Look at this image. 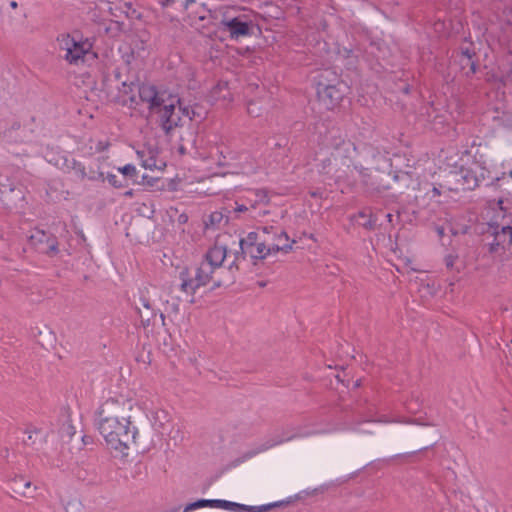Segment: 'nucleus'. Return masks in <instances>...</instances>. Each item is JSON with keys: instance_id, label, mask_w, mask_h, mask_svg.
Instances as JSON below:
<instances>
[{"instance_id": "obj_1", "label": "nucleus", "mask_w": 512, "mask_h": 512, "mask_svg": "<svg viewBox=\"0 0 512 512\" xmlns=\"http://www.w3.org/2000/svg\"><path fill=\"white\" fill-rule=\"evenodd\" d=\"M134 406L133 399L118 395L105 399L95 412V426L105 446L123 456L128 454L138 433L131 415Z\"/></svg>"}, {"instance_id": "obj_2", "label": "nucleus", "mask_w": 512, "mask_h": 512, "mask_svg": "<svg viewBox=\"0 0 512 512\" xmlns=\"http://www.w3.org/2000/svg\"><path fill=\"white\" fill-rule=\"evenodd\" d=\"M324 146L330 152V156L342 165L352 163L358 152L356 144L351 141L347 134L340 129H331L325 136Z\"/></svg>"}, {"instance_id": "obj_3", "label": "nucleus", "mask_w": 512, "mask_h": 512, "mask_svg": "<svg viewBox=\"0 0 512 512\" xmlns=\"http://www.w3.org/2000/svg\"><path fill=\"white\" fill-rule=\"evenodd\" d=\"M217 269L204 260L201 261L196 269L194 278H191L187 269L180 272L181 290L186 293L190 299L189 303H194V295L200 287L206 286L214 281Z\"/></svg>"}, {"instance_id": "obj_4", "label": "nucleus", "mask_w": 512, "mask_h": 512, "mask_svg": "<svg viewBox=\"0 0 512 512\" xmlns=\"http://www.w3.org/2000/svg\"><path fill=\"white\" fill-rule=\"evenodd\" d=\"M59 47L64 52V59L71 65L84 63L86 56L92 50L88 39L71 34H62L58 37Z\"/></svg>"}, {"instance_id": "obj_5", "label": "nucleus", "mask_w": 512, "mask_h": 512, "mask_svg": "<svg viewBox=\"0 0 512 512\" xmlns=\"http://www.w3.org/2000/svg\"><path fill=\"white\" fill-rule=\"evenodd\" d=\"M276 504H268L261 506H247L244 504L231 502L227 500L221 499H200L196 502L190 503L184 509V512H188L190 510H194L202 507H212V508H221L224 510L232 511V512H266L272 507H275Z\"/></svg>"}, {"instance_id": "obj_6", "label": "nucleus", "mask_w": 512, "mask_h": 512, "mask_svg": "<svg viewBox=\"0 0 512 512\" xmlns=\"http://www.w3.org/2000/svg\"><path fill=\"white\" fill-rule=\"evenodd\" d=\"M246 251L251 258L255 260L265 259L269 255H274L280 252V249L285 248L282 243L274 244L269 239H263L262 234L259 232H250L247 235Z\"/></svg>"}, {"instance_id": "obj_7", "label": "nucleus", "mask_w": 512, "mask_h": 512, "mask_svg": "<svg viewBox=\"0 0 512 512\" xmlns=\"http://www.w3.org/2000/svg\"><path fill=\"white\" fill-rule=\"evenodd\" d=\"M29 244L39 253L54 257L59 254L57 237L38 227L33 228L28 236Z\"/></svg>"}, {"instance_id": "obj_8", "label": "nucleus", "mask_w": 512, "mask_h": 512, "mask_svg": "<svg viewBox=\"0 0 512 512\" xmlns=\"http://www.w3.org/2000/svg\"><path fill=\"white\" fill-rule=\"evenodd\" d=\"M220 25L229 33L231 39H239L250 35L253 20L248 14H239L234 17L224 16Z\"/></svg>"}, {"instance_id": "obj_9", "label": "nucleus", "mask_w": 512, "mask_h": 512, "mask_svg": "<svg viewBox=\"0 0 512 512\" xmlns=\"http://www.w3.org/2000/svg\"><path fill=\"white\" fill-rule=\"evenodd\" d=\"M450 177L461 178L463 189H473L485 178V169L476 161L467 167H461L459 172H450ZM460 181L459 179H456Z\"/></svg>"}, {"instance_id": "obj_10", "label": "nucleus", "mask_w": 512, "mask_h": 512, "mask_svg": "<svg viewBox=\"0 0 512 512\" xmlns=\"http://www.w3.org/2000/svg\"><path fill=\"white\" fill-rule=\"evenodd\" d=\"M137 87L140 101L150 110L159 109L165 103V93L159 92L154 85L143 83Z\"/></svg>"}, {"instance_id": "obj_11", "label": "nucleus", "mask_w": 512, "mask_h": 512, "mask_svg": "<svg viewBox=\"0 0 512 512\" xmlns=\"http://www.w3.org/2000/svg\"><path fill=\"white\" fill-rule=\"evenodd\" d=\"M344 92L340 87V83L333 85H325L322 89L318 90L319 101L328 110H333L343 100Z\"/></svg>"}, {"instance_id": "obj_12", "label": "nucleus", "mask_w": 512, "mask_h": 512, "mask_svg": "<svg viewBox=\"0 0 512 512\" xmlns=\"http://www.w3.org/2000/svg\"><path fill=\"white\" fill-rule=\"evenodd\" d=\"M259 232L262 234L263 239H269L274 244L282 243L283 246H286L285 248L280 249V252H290L293 244L295 243V240L290 241L284 230L274 226H264L259 229Z\"/></svg>"}, {"instance_id": "obj_13", "label": "nucleus", "mask_w": 512, "mask_h": 512, "mask_svg": "<svg viewBox=\"0 0 512 512\" xmlns=\"http://www.w3.org/2000/svg\"><path fill=\"white\" fill-rule=\"evenodd\" d=\"M178 102L172 96L165 99V103L158 109L161 113L162 128L168 133L178 125L180 118L175 114V103Z\"/></svg>"}, {"instance_id": "obj_14", "label": "nucleus", "mask_w": 512, "mask_h": 512, "mask_svg": "<svg viewBox=\"0 0 512 512\" xmlns=\"http://www.w3.org/2000/svg\"><path fill=\"white\" fill-rule=\"evenodd\" d=\"M246 201L251 210L258 211V215H266V207L270 203L268 192L265 189H255L247 192Z\"/></svg>"}, {"instance_id": "obj_15", "label": "nucleus", "mask_w": 512, "mask_h": 512, "mask_svg": "<svg viewBox=\"0 0 512 512\" xmlns=\"http://www.w3.org/2000/svg\"><path fill=\"white\" fill-rule=\"evenodd\" d=\"M227 256L226 245L220 244L218 241L208 249L204 256V261L211 264L217 270H219Z\"/></svg>"}, {"instance_id": "obj_16", "label": "nucleus", "mask_w": 512, "mask_h": 512, "mask_svg": "<svg viewBox=\"0 0 512 512\" xmlns=\"http://www.w3.org/2000/svg\"><path fill=\"white\" fill-rule=\"evenodd\" d=\"M475 56V53L469 49L461 50L457 56L460 68L463 74L468 78L472 77L477 71V63L474 59Z\"/></svg>"}, {"instance_id": "obj_17", "label": "nucleus", "mask_w": 512, "mask_h": 512, "mask_svg": "<svg viewBox=\"0 0 512 512\" xmlns=\"http://www.w3.org/2000/svg\"><path fill=\"white\" fill-rule=\"evenodd\" d=\"M210 166L224 167L228 165V158L225 153V147L222 145L211 146L208 155L204 158Z\"/></svg>"}, {"instance_id": "obj_18", "label": "nucleus", "mask_w": 512, "mask_h": 512, "mask_svg": "<svg viewBox=\"0 0 512 512\" xmlns=\"http://www.w3.org/2000/svg\"><path fill=\"white\" fill-rule=\"evenodd\" d=\"M139 300L141 306H137V309L141 322L144 326H148L150 325L151 320L156 316V313L153 310L149 299L144 294H141Z\"/></svg>"}, {"instance_id": "obj_19", "label": "nucleus", "mask_w": 512, "mask_h": 512, "mask_svg": "<svg viewBox=\"0 0 512 512\" xmlns=\"http://www.w3.org/2000/svg\"><path fill=\"white\" fill-rule=\"evenodd\" d=\"M237 167L242 173H254L258 168L256 159L247 152L239 154Z\"/></svg>"}, {"instance_id": "obj_20", "label": "nucleus", "mask_w": 512, "mask_h": 512, "mask_svg": "<svg viewBox=\"0 0 512 512\" xmlns=\"http://www.w3.org/2000/svg\"><path fill=\"white\" fill-rule=\"evenodd\" d=\"M141 159V164L145 169L159 168L156 153L153 150H140L137 151Z\"/></svg>"}, {"instance_id": "obj_21", "label": "nucleus", "mask_w": 512, "mask_h": 512, "mask_svg": "<svg viewBox=\"0 0 512 512\" xmlns=\"http://www.w3.org/2000/svg\"><path fill=\"white\" fill-rule=\"evenodd\" d=\"M14 488L13 493L16 498H27L29 497L26 493V489H30L32 487V482L29 480H24L22 476L17 477L13 480Z\"/></svg>"}, {"instance_id": "obj_22", "label": "nucleus", "mask_w": 512, "mask_h": 512, "mask_svg": "<svg viewBox=\"0 0 512 512\" xmlns=\"http://www.w3.org/2000/svg\"><path fill=\"white\" fill-rule=\"evenodd\" d=\"M67 168L78 179L83 180L87 176L85 166L81 162H78L74 159L71 161L70 164H67Z\"/></svg>"}, {"instance_id": "obj_23", "label": "nucleus", "mask_w": 512, "mask_h": 512, "mask_svg": "<svg viewBox=\"0 0 512 512\" xmlns=\"http://www.w3.org/2000/svg\"><path fill=\"white\" fill-rule=\"evenodd\" d=\"M497 238L500 239V241L507 242L508 244L512 243V227L511 226H504L501 229L500 233H497Z\"/></svg>"}, {"instance_id": "obj_24", "label": "nucleus", "mask_w": 512, "mask_h": 512, "mask_svg": "<svg viewBox=\"0 0 512 512\" xmlns=\"http://www.w3.org/2000/svg\"><path fill=\"white\" fill-rule=\"evenodd\" d=\"M118 170L123 175L128 176L130 178H136L137 177L136 167L134 165H132V164H127V165L119 168Z\"/></svg>"}, {"instance_id": "obj_25", "label": "nucleus", "mask_w": 512, "mask_h": 512, "mask_svg": "<svg viewBox=\"0 0 512 512\" xmlns=\"http://www.w3.org/2000/svg\"><path fill=\"white\" fill-rule=\"evenodd\" d=\"M446 189L448 191H457L458 187H452V186H445L443 184H439L438 186H434L431 190L432 197L440 196L442 191L441 189Z\"/></svg>"}, {"instance_id": "obj_26", "label": "nucleus", "mask_w": 512, "mask_h": 512, "mask_svg": "<svg viewBox=\"0 0 512 512\" xmlns=\"http://www.w3.org/2000/svg\"><path fill=\"white\" fill-rule=\"evenodd\" d=\"M247 112L251 116L257 117L260 115L261 108L253 101L248 102Z\"/></svg>"}, {"instance_id": "obj_27", "label": "nucleus", "mask_w": 512, "mask_h": 512, "mask_svg": "<svg viewBox=\"0 0 512 512\" xmlns=\"http://www.w3.org/2000/svg\"><path fill=\"white\" fill-rule=\"evenodd\" d=\"M25 433L27 434V440L31 442L32 444L35 443L34 436H37L41 433L40 429H37L35 427L27 428Z\"/></svg>"}, {"instance_id": "obj_28", "label": "nucleus", "mask_w": 512, "mask_h": 512, "mask_svg": "<svg viewBox=\"0 0 512 512\" xmlns=\"http://www.w3.org/2000/svg\"><path fill=\"white\" fill-rule=\"evenodd\" d=\"M457 260H458L457 254H448L445 256V259H444L445 265L448 269H452Z\"/></svg>"}, {"instance_id": "obj_29", "label": "nucleus", "mask_w": 512, "mask_h": 512, "mask_svg": "<svg viewBox=\"0 0 512 512\" xmlns=\"http://www.w3.org/2000/svg\"><path fill=\"white\" fill-rule=\"evenodd\" d=\"M107 180L112 186L116 188H121L123 186V184L118 180L116 175L109 174L107 176Z\"/></svg>"}, {"instance_id": "obj_30", "label": "nucleus", "mask_w": 512, "mask_h": 512, "mask_svg": "<svg viewBox=\"0 0 512 512\" xmlns=\"http://www.w3.org/2000/svg\"><path fill=\"white\" fill-rule=\"evenodd\" d=\"M235 212H245L251 210L248 202L246 204H238L236 203Z\"/></svg>"}, {"instance_id": "obj_31", "label": "nucleus", "mask_w": 512, "mask_h": 512, "mask_svg": "<svg viewBox=\"0 0 512 512\" xmlns=\"http://www.w3.org/2000/svg\"><path fill=\"white\" fill-rule=\"evenodd\" d=\"M361 386V380H356L355 383H354V388H358Z\"/></svg>"}, {"instance_id": "obj_32", "label": "nucleus", "mask_w": 512, "mask_h": 512, "mask_svg": "<svg viewBox=\"0 0 512 512\" xmlns=\"http://www.w3.org/2000/svg\"><path fill=\"white\" fill-rule=\"evenodd\" d=\"M17 6H18V4H17V2H16V1H12V2L10 3V7H11V8H13V9L17 8Z\"/></svg>"}, {"instance_id": "obj_33", "label": "nucleus", "mask_w": 512, "mask_h": 512, "mask_svg": "<svg viewBox=\"0 0 512 512\" xmlns=\"http://www.w3.org/2000/svg\"><path fill=\"white\" fill-rule=\"evenodd\" d=\"M172 310H173V312H178V310H179L178 309V304H175V303L172 304Z\"/></svg>"}, {"instance_id": "obj_34", "label": "nucleus", "mask_w": 512, "mask_h": 512, "mask_svg": "<svg viewBox=\"0 0 512 512\" xmlns=\"http://www.w3.org/2000/svg\"><path fill=\"white\" fill-rule=\"evenodd\" d=\"M377 421L378 422H383V423L391 422L390 420H387V419H378Z\"/></svg>"}, {"instance_id": "obj_35", "label": "nucleus", "mask_w": 512, "mask_h": 512, "mask_svg": "<svg viewBox=\"0 0 512 512\" xmlns=\"http://www.w3.org/2000/svg\"><path fill=\"white\" fill-rule=\"evenodd\" d=\"M135 17H136L137 19H141V14H139V13H138L137 15H135Z\"/></svg>"}, {"instance_id": "obj_36", "label": "nucleus", "mask_w": 512, "mask_h": 512, "mask_svg": "<svg viewBox=\"0 0 512 512\" xmlns=\"http://www.w3.org/2000/svg\"><path fill=\"white\" fill-rule=\"evenodd\" d=\"M508 175L512 179V169L509 171Z\"/></svg>"}, {"instance_id": "obj_37", "label": "nucleus", "mask_w": 512, "mask_h": 512, "mask_svg": "<svg viewBox=\"0 0 512 512\" xmlns=\"http://www.w3.org/2000/svg\"><path fill=\"white\" fill-rule=\"evenodd\" d=\"M387 217H388L389 220H391L392 215L388 214Z\"/></svg>"}, {"instance_id": "obj_38", "label": "nucleus", "mask_w": 512, "mask_h": 512, "mask_svg": "<svg viewBox=\"0 0 512 512\" xmlns=\"http://www.w3.org/2000/svg\"><path fill=\"white\" fill-rule=\"evenodd\" d=\"M130 100H131V102H132V103H133V102H136V101H135V99H134L133 97H131V99H130Z\"/></svg>"}]
</instances>
